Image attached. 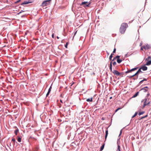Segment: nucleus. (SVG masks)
I'll return each instance as SVG.
<instances>
[{
	"label": "nucleus",
	"mask_w": 151,
	"mask_h": 151,
	"mask_svg": "<svg viewBox=\"0 0 151 151\" xmlns=\"http://www.w3.org/2000/svg\"><path fill=\"white\" fill-rule=\"evenodd\" d=\"M145 113V111H142L141 112H139L138 114L139 116H140L141 115Z\"/></svg>",
	"instance_id": "nucleus-21"
},
{
	"label": "nucleus",
	"mask_w": 151,
	"mask_h": 151,
	"mask_svg": "<svg viewBox=\"0 0 151 151\" xmlns=\"http://www.w3.org/2000/svg\"><path fill=\"white\" fill-rule=\"evenodd\" d=\"M138 76H137V78H136V79L138 78Z\"/></svg>",
	"instance_id": "nucleus-60"
},
{
	"label": "nucleus",
	"mask_w": 151,
	"mask_h": 151,
	"mask_svg": "<svg viewBox=\"0 0 151 151\" xmlns=\"http://www.w3.org/2000/svg\"><path fill=\"white\" fill-rule=\"evenodd\" d=\"M120 56L119 55H117L112 60V61H114L116 58L118 59V58H119Z\"/></svg>",
	"instance_id": "nucleus-17"
},
{
	"label": "nucleus",
	"mask_w": 151,
	"mask_h": 151,
	"mask_svg": "<svg viewBox=\"0 0 151 151\" xmlns=\"http://www.w3.org/2000/svg\"><path fill=\"white\" fill-rule=\"evenodd\" d=\"M147 62L145 64V65H149L151 64V60H149L147 61Z\"/></svg>",
	"instance_id": "nucleus-12"
},
{
	"label": "nucleus",
	"mask_w": 151,
	"mask_h": 151,
	"mask_svg": "<svg viewBox=\"0 0 151 151\" xmlns=\"http://www.w3.org/2000/svg\"><path fill=\"white\" fill-rule=\"evenodd\" d=\"M144 88H145V89H146V88H148V87L147 86H145V87H143Z\"/></svg>",
	"instance_id": "nucleus-53"
},
{
	"label": "nucleus",
	"mask_w": 151,
	"mask_h": 151,
	"mask_svg": "<svg viewBox=\"0 0 151 151\" xmlns=\"http://www.w3.org/2000/svg\"><path fill=\"white\" fill-rule=\"evenodd\" d=\"M138 114V112H136L132 116V118H133L135 117Z\"/></svg>",
	"instance_id": "nucleus-27"
},
{
	"label": "nucleus",
	"mask_w": 151,
	"mask_h": 151,
	"mask_svg": "<svg viewBox=\"0 0 151 151\" xmlns=\"http://www.w3.org/2000/svg\"><path fill=\"white\" fill-rule=\"evenodd\" d=\"M143 48L145 49V50H147V49H149L151 47V46L147 44V45H144L143 46Z\"/></svg>",
	"instance_id": "nucleus-8"
},
{
	"label": "nucleus",
	"mask_w": 151,
	"mask_h": 151,
	"mask_svg": "<svg viewBox=\"0 0 151 151\" xmlns=\"http://www.w3.org/2000/svg\"><path fill=\"white\" fill-rule=\"evenodd\" d=\"M145 101V99L142 100L141 101V102L142 103L143 102H144Z\"/></svg>",
	"instance_id": "nucleus-52"
},
{
	"label": "nucleus",
	"mask_w": 151,
	"mask_h": 151,
	"mask_svg": "<svg viewBox=\"0 0 151 151\" xmlns=\"http://www.w3.org/2000/svg\"><path fill=\"white\" fill-rule=\"evenodd\" d=\"M108 134V128H106V131H105V134Z\"/></svg>",
	"instance_id": "nucleus-33"
},
{
	"label": "nucleus",
	"mask_w": 151,
	"mask_h": 151,
	"mask_svg": "<svg viewBox=\"0 0 151 151\" xmlns=\"http://www.w3.org/2000/svg\"><path fill=\"white\" fill-rule=\"evenodd\" d=\"M112 72L114 75H116V76H119L120 75V72H119L116 70H114Z\"/></svg>",
	"instance_id": "nucleus-3"
},
{
	"label": "nucleus",
	"mask_w": 151,
	"mask_h": 151,
	"mask_svg": "<svg viewBox=\"0 0 151 151\" xmlns=\"http://www.w3.org/2000/svg\"><path fill=\"white\" fill-rule=\"evenodd\" d=\"M143 46L142 47H141V50H143Z\"/></svg>",
	"instance_id": "nucleus-54"
},
{
	"label": "nucleus",
	"mask_w": 151,
	"mask_h": 151,
	"mask_svg": "<svg viewBox=\"0 0 151 151\" xmlns=\"http://www.w3.org/2000/svg\"><path fill=\"white\" fill-rule=\"evenodd\" d=\"M147 101V99L146 98H145V101L144 102L143 105L142 107V109H144L146 106H147V103H146Z\"/></svg>",
	"instance_id": "nucleus-4"
},
{
	"label": "nucleus",
	"mask_w": 151,
	"mask_h": 151,
	"mask_svg": "<svg viewBox=\"0 0 151 151\" xmlns=\"http://www.w3.org/2000/svg\"><path fill=\"white\" fill-rule=\"evenodd\" d=\"M145 65V64L144 65H143L142 66H141L140 68V69H142V70L143 71H146L147 70V67Z\"/></svg>",
	"instance_id": "nucleus-5"
},
{
	"label": "nucleus",
	"mask_w": 151,
	"mask_h": 151,
	"mask_svg": "<svg viewBox=\"0 0 151 151\" xmlns=\"http://www.w3.org/2000/svg\"><path fill=\"white\" fill-rule=\"evenodd\" d=\"M138 68H139V67H135L134 68H133L132 69V71H134V70H137Z\"/></svg>",
	"instance_id": "nucleus-25"
},
{
	"label": "nucleus",
	"mask_w": 151,
	"mask_h": 151,
	"mask_svg": "<svg viewBox=\"0 0 151 151\" xmlns=\"http://www.w3.org/2000/svg\"><path fill=\"white\" fill-rule=\"evenodd\" d=\"M52 84L51 85V86H50V88H49L47 92L50 93L51 91V89H52Z\"/></svg>",
	"instance_id": "nucleus-28"
},
{
	"label": "nucleus",
	"mask_w": 151,
	"mask_h": 151,
	"mask_svg": "<svg viewBox=\"0 0 151 151\" xmlns=\"http://www.w3.org/2000/svg\"><path fill=\"white\" fill-rule=\"evenodd\" d=\"M88 1H84L82 2L80 4L81 6H83L84 7H87L86 5L88 4Z\"/></svg>",
	"instance_id": "nucleus-6"
},
{
	"label": "nucleus",
	"mask_w": 151,
	"mask_h": 151,
	"mask_svg": "<svg viewBox=\"0 0 151 151\" xmlns=\"http://www.w3.org/2000/svg\"><path fill=\"white\" fill-rule=\"evenodd\" d=\"M68 42H67L65 44V47L66 48H67V47H68Z\"/></svg>",
	"instance_id": "nucleus-32"
},
{
	"label": "nucleus",
	"mask_w": 151,
	"mask_h": 151,
	"mask_svg": "<svg viewBox=\"0 0 151 151\" xmlns=\"http://www.w3.org/2000/svg\"><path fill=\"white\" fill-rule=\"evenodd\" d=\"M142 90H143V92H146L147 91V90L146 89H145L144 88H143L142 89H141L139 91H141Z\"/></svg>",
	"instance_id": "nucleus-22"
},
{
	"label": "nucleus",
	"mask_w": 151,
	"mask_h": 151,
	"mask_svg": "<svg viewBox=\"0 0 151 151\" xmlns=\"http://www.w3.org/2000/svg\"><path fill=\"white\" fill-rule=\"evenodd\" d=\"M143 79L140 81L139 84L142 83L144 81H147V78H143Z\"/></svg>",
	"instance_id": "nucleus-14"
},
{
	"label": "nucleus",
	"mask_w": 151,
	"mask_h": 151,
	"mask_svg": "<svg viewBox=\"0 0 151 151\" xmlns=\"http://www.w3.org/2000/svg\"><path fill=\"white\" fill-rule=\"evenodd\" d=\"M134 80H135L136 79V78H134L133 79Z\"/></svg>",
	"instance_id": "nucleus-62"
},
{
	"label": "nucleus",
	"mask_w": 151,
	"mask_h": 151,
	"mask_svg": "<svg viewBox=\"0 0 151 151\" xmlns=\"http://www.w3.org/2000/svg\"><path fill=\"white\" fill-rule=\"evenodd\" d=\"M150 103H151V101H149L147 103V106H150Z\"/></svg>",
	"instance_id": "nucleus-37"
},
{
	"label": "nucleus",
	"mask_w": 151,
	"mask_h": 151,
	"mask_svg": "<svg viewBox=\"0 0 151 151\" xmlns=\"http://www.w3.org/2000/svg\"><path fill=\"white\" fill-rule=\"evenodd\" d=\"M109 69L111 72H112V67H109Z\"/></svg>",
	"instance_id": "nucleus-48"
},
{
	"label": "nucleus",
	"mask_w": 151,
	"mask_h": 151,
	"mask_svg": "<svg viewBox=\"0 0 151 151\" xmlns=\"http://www.w3.org/2000/svg\"><path fill=\"white\" fill-rule=\"evenodd\" d=\"M150 59H151V57L150 56H149L147 58L145 59V60H150Z\"/></svg>",
	"instance_id": "nucleus-24"
},
{
	"label": "nucleus",
	"mask_w": 151,
	"mask_h": 151,
	"mask_svg": "<svg viewBox=\"0 0 151 151\" xmlns=\"http://www.w3.org/2000/svg\"><path fill=\"white\" fill-rule=\"evenodd\" d=\"M127 71H128V73L132 72V69L129 70H128Z\"/></svg>",
	"instance_id": "nucleus-41"
},
{
	"label": "nucleus",
	"mask_w": 151,
	"mask_h": 151,
	"mask_svg": "<svg viewBox=\"0 0 151 151\" xmlns=\"http://www.w3.org/2000/svg\"><path fill=\"white\" fill-rule=\"evenodd\" d=\"M105 144H103L101 147L100 151H102L104 149Z\"/></svg>",
	"instance_id": "nucleus-16"
},
{
	"label": "nucleus",
	"mask_w": 151,
	"mask_h": 151,
	"mask_svg": "<svg viewBox=\"0 0 151 151\" xmlns=\"http://www.w3.org/2000/svg\"><path fill=\"white\" fill-rule=\"evenodd\" d=\"M148 115H146L145 116H143L141 118V119H144V118H145L146 117H147V116Z\"/></svg>",
	"instance_id": "nucleus-34"
},
{
	"label": "nucleus",
	"mask_w": 151,
	"mask_h": 151,
	"mask_svg": "<svg viewBox=\"0 0 151 151\" xmlns=\"http://www.w3.org/2000/svg\"><path fill=\"white\" fill-rule=\"evenodd\" d=\"M122 60L119 59V58H118L117 60V62L118 63H120L122 62Z\"/></svg>",
	"instance_id": "nucleus-19"
},
{
	"label": "nucleus",
	"mask_w": 151,
	"mask_h": 151,
	"mask_svg": "<svg viewBox=\"0 0 151 151\" xmlns=\"http://www.w3.org/2000/svg\"><path fill=\"white\" fill-rule=\"evenodd\" d=\"M101 109V108H98V109H96V110H99V109Z\"/></svg>",
	"instance_id": "nucleus-57"
},
{
	"label": "nucleus",
	"mask_w": 151,
	"mask_h": 151,
	"mask_svg": "<svg viewBox=\"0 0 151 151\" xmlns=\"http://www.w3.org/2000/svg\"><path fill=\"white\" fill-rule=\"evenodd\" d=\"M60 102H61V103H63L62 102V100H60Z\"/></svg>",
	"instance_id": "nucleus-64"
},
{
	"label": "nucleus",
	"mask_w": 151,
	"mask_h": 151,
	"mask_svg": "<svg viewBox=\"0 0 151 151\" xmlns=\"http://www.w3.org/2000/svg\"><path fill=\"white\" fill-rule=\"evenodd\" d=\"M134 76H134V74L132 76H127V77L129 78H132V77H134Z\"/></svg>",
	"instance_id": "nucleus-31"
},
{
	"label": "nucleus",
	"mask_w": 151,
	"mask_h": 151,
	"mask_svg": "<svg viewBox=\"0 0 151 151\" xmlns=\"http://www.w3.org/2000/svg\"><path fill=\"white\" fill-rule=\"evenodd\" d=\"M24 12V11H23V10H21V11H20L19 12V13H17V15H19V14H21V13H22V12Z\"/></svg>",
	"instance_id": "nucleus-36"
},
{
	"label": "nucleus",
	"mask_w": 151,
	"mask_h": 151,
	"mask_svg": "<svg viewBox=\"0 0 151 151\" xmlns=\"http://www.w3.org/2000/svg\"><path fill=\"white\" fill-rule=\"evenodd\" d=\"M86 101L88 102H92L93 101V98L91 97L88 99H86Z\"/></svg>",
	"instance_id": "nucleus-15"
},
{
	"label": "nucleus",
	"mask_w": 151,
	"mask_h": 151,
	"mask_svg": "<svg viewBox=\"0 0 151 151\" xmlns=\"http://www.w3.org/2000/svg\"><path fill=\"white\" fill-rule=\"evenodd\" d=\"M120 146L118 145V148H117V150H118V151H121L120 150Z\"/></svg>",
	"instance_id": "nucleus-30"
},
{
	"label": "nucleus",
	"mask_w": 151,
	"mask_h": 151,
	"mask_svg": "<svg viewBox=\"0 0 151 151\" xmlns=\"http://www.w3.org/2000/svg\"><path fill=\"white\" fill-rule=\"evenodd\" d=\"M112 64L114 65H115L116 64V61H114L113 63H112Z\"/></svg>",
	"instance_id": "nucleus-38"
},
{
	"label": "nucleus",
	"mask_w": 151,
	"mask_h": 151,
	"mask_svg": "<svg viewBox=\"0 0 151 151\" xmlns=\"http://www.w3.org/2000/svg\"><path fill=\"white\" fill-rule=\"evenodd\" d=\"M50 93V92H47V93L46 95V97H47L49 95Z\"/></svg>",
	"instance_id": "nucleus-46"
},
{
	"label": "nucleus",
	"mask_w": 151,
	"mask_h": 151,
	"mask_svg": "<svg viewBox=\"0 0 151 151\" xmlns=\"http://www.w3.org/2000/svg\"><path fill=\"white\" fill-rule=\"evenodd\" d=\"M121 109V108H117V109H116L115 110V112H116L117 111L119 110V109Z\"/></svg>",
	"instance_id": "nucleus-35"
},
{
	"label": "nucleus",
	"mask_w": 151,
	"mask_h": 151,
	"mask_svg": "<svg viewBox=\"0 0 151 151\" xmlns=\"http://www.w3.org/2000/svg\"><path fill=\"white\" fill-rule=\"evenodd\" d=\"M122 130H121L120 131V134H119V136H120L121 135V134L122 133Z\"/></svg>",
	"instance_id": "nucleus-47"
},
{
	"label": "nucleus",
	"mask_w": 151,
	"mask_h": 151,
	"mask_svg": "<svg viewBox=\"0 0 151 151\" xmlns=\"http://www.w3.org/2000/svg\"><path fill=\"white\" fill-rule=\"evenodd\" d=\"M140 83V82H139V83L138 84V85H137V87H138L139 86H140V84H139Z\"/></svg>",
	"instance_id": "nucleus-51"
},
{
	"label": "nucleus",
	"mask_w": 151,
	"mask_h": 151,
	"mask_svg": "<svg viewBox=\"0 0 151 151\" xmlns=\"http://www.w3.org/2000/svg\"><path fill=\"white\" fill-rule=\"evenodd\" d=\"M57 38L58 39H59V37H58V36H57Z\"/></svg>",
	"instance_id": "nucleus-61"
},
{
	"label": "nucleus",
	"mask_w": 151,
	"mask_h": 151,
	"mask_svg": "<svg viewBox=\"0 0 151 151\" xmlns=\"http://www.w3.org/2000/svg\"><path fill=\"white\" fill-rule=\"evenodd\" d=\"M50 93V92H47V93L46 95V97H47L49 95Z\"/></svg>",
	"instance_id": "nucleus-45"
},
{
	"label": "nucleus",
	"mask_w": 151,
	"mask_h": 151,
	"mask_svg": "<svg viewBox=\"0 0 151 151\" xmlns=\"http://www.w3.org/2000/svg\"><path fill=\"white\" fill-rule=\"evenodd\" d=\"M24 16H25L24 15H23L22 16H21V17H24Z\"/></svg>",
	"instance_id": "nucleus-58"
},
{
	"label": "nucleus",
	"mask_w": 151,
	"mask_h": 151,
	"mask_svg": "<svg viewBox=\"0 0 151 151\" xmlns=\"http://www.w3.org/2000/svg\"><path fill=\"white\" fill-rule=\"evenodd\" d=\"M19 132V129H18L17 128V129H15V130L14 131V133L16 135H17V133Z\"/></svg>",
	"instance_id": "nucleus-20"
},
{
	"label": "nucleus",
	"mask_w": 151,
	"mask_h": 151,
	"mask_svg": "<svg viewBox=\"0 0 151 151\" xmlns=\"http://www.w3.org/2000/svg\"><path fill=\"white\" fill-rule=\"evenodd\" d=\"M128 27L127 24L126 23H122L119 29V32L121 34H124L126 29Z\"/></svg>",
	"instance_id": "nucleus-1"
},
{
	"label": "nucleus",
	"mask_w": 151,
	"mask_h": 151,
	"mask_svg": "<svg viewBox=\"0 0 151 151\" xmlns=\"http://www.w3.org/2000/svg\"><path fill=\"white\" fill-rule=\"evenodd\" d=\"M109 67H112V61L110 62Z\"/></svg>",
	"instance_id": "nucleus-40"
},
{
	"label": "nucleus",
	"mask_w": 151,
	"mask_h": 151,
	"mask_svg": "<svg viewBox=\"0 0 151 151\" xmlns=\"http://www.w3.org/2000/svg\"><path fill=\"white\" fill-rule=\"evenodd\" d=\"M105 119V118L104 117H102L101 118L102 120H104Z\"/></svg>",
	"instance_id": "nucleus-55"
},
{
	"label": "nucleus",
	"mask_w": 151,
	"mask_h": 151,
	"mask_svg": "<svg viewBox=\"0 0 151 151\" xmlns=\"http://www.w3.org/2000/svg\"><path fill=\"white\" fill-rule=\"evenodd\" d=\"M120 76H121V75H122L124 74V72H121V73H120ZM121 77H122V76H121Z\"/></svg>",
	"instance_id": "nucleus-43"
},
{
	"label": "nucleus",
	"mask_w": 151,
	"mask_h": 151,
	"mask_svg": "<svg viewBox=\"0 0 151 151\" xmlns=\"http://www.w3.org/2000/svg\"><path fill=\"white\" fill-rule=\"evenodd\" d=\"M141 110V109H139V111H140V110Z\"/></svg>",
	"instance_id": "nucleus-63"
},
{
	"label": "nucleus",
	"mask_w": 151,
	"mask_h": 151,
	"mask_svg": "<svg viewBox=\"0 0 151 151\" xmlns=\"http://www.w3.org/2000/svg\"><path fill=\"white\" fill-rule=\"evenodd\" d=\"M124 73H128V71H126Z\"/></svg>",
	"instance_id": "nucleus-56"
},
{
	"label": "nucleus",
	"mask_w": 151,
	"mask_h": 151,
	"mask_svg": "<svg viewBox=\"0 0 151 151\" xmlns=\"http://www.w3.org/2000/svg\"><path fill=\"white\" fill-rule=\"evenodd\" d=\"M21 1V0H18L17 1H16V2H15V3H17L19 2L20 1Z\"/></svg>",
	"instance_id": "nucleus-42"
},
{
	"label": "nucleus",
	"mask_w": 151,
	"mask_h": 151,
	"mask_svg": "<svg viewBox=\"0 0 151 151\" xmlns=\"http://www.w3.org/2000/svg\"><path fill=\"white\" fill-rule=\"evenodd\" d=\"M130 52H128L125 55V58H127L130 55H131L132 54V53L130 54Z\"/></svg>",
	"instance_id": "nucleus-13"
},
{
	"label": "nucleus",
	"mask_w": 151,
	"mask_h": 151,
	"mask_svg": "<svg viewBox=\"0 0 151 151\" xmlns=\"http://www.w3.org/2000/svg\"><path fill=\"white\" fill-rule=\"evenodd\" d=\"M91 0L89 2H88V4L87 5H86V6H87V7H88L90 6V5L91 4Z\"/></svg>",
	"instance_id": "nucleus-23"
},
{
	"label": "nucleus",
	"mask_w": 151,
	"mask_h": 151,
	"mask_svg": "<svg viewBox=\"0 0 151 151\" xmlns=\"http://www.w3.org/2000/svg\"><path fill=\"white\" fill-rule=\"evenodd\" d=\"M149 95H150V93H149V92H148V93L147 95V96H146V97H148Z\"/></svg>",
	"instance_id": "nucleus-50"
},
{
	"label": "nucleus",
	"mask_w": 151,
	"mask_h": 151,
	"mask_svg": "<svg viewBox=\"0 0 151 151\" xmlns=\"http://www.w3.org/2000/svg\"><path fill=\"white\" fill-rule=\"evenodd\" d=\"M4 43H8L7 40L6 38H4Z\"/></svg>",
	"instance_id": "nucleus-29"
},
{
	"label": "nucleus",
	"mask_w": 151,
	"mask_h": 151,
	"mask_svg": "<svg viewBox=\"0 0 151 151\" xmlns=\"http://www.w3.org/2000/svg\"><path fill=\"white\" fill-rule=\"evenodd\" d=\"M112 98V96H111L110 97L109 99H111Z\"/></svg>",
	"instance_id": "nucleus-59"
},
{
	"label": "nucleus",
	"mask_w": 151,
	"mask_h": 151,
	"mask_svg": "<svg viewBox=\"0 0 151 151\" xmlns=\"http://www.w3.org/2000/svg\"><path fill=\"white\" fill-rule=\"evenodd\" d=\"M21 137H18V138H17V141L18 142H20L21 141Z\"/></svg>",
	"instance_id": "nucleus-26"
},
{
	"label": "nucleus",
	"mask_w": 151,
	"mask_h": 151,
	"mask_svg": "<svg viewBox=\"0 0 151 151\" xmlns=\"http://www.w3.org/2000/svg\"><path fill=\"white\" fill-rule=\"evenodd\" d=\"M50 3L49 0H45L43 1L42 4V6L43 7H44L48 5Z\"/></svg>",
	"instance_id": "nucleus-2"
},
{
	"label": "nucleus",
	"mask_w": 151,
	"mask_h": 151,
	"mask_svg": "<svg viewBox=\"0 0 151 151\" xmlns=\"http://www.w3.org/2000/svg\"><path fill=\"white\" fill-rule=\"evenodd\" d=\"M54 34L53 33V34H52V38H54Z\"/></svg>",
	"instance_id": "nucleus-49"
},
{
	"label": "nucleus",
	"mask_w": 151,
	"mask_h": 151,
	"mask_svg": "<svg viewBox=\"0 0 151 151\" xmlns=\"http://www.w3.org/2000/svg\"><path fill=\"white\" fill-rule=\"evenodd\" d=\"M113 55H114V54H113V53H111V54L110 55V56L109 57V59L110 60L112 61V58L113 57Z\"/></svg>",
	"instance_id": "nucleus-18"
},
{
	"label": "nucleus",
	"mask_w": 151,
	"mask_h": 151,
	"mask_svg": "<svg viewBox=\"0 0 151 151\" xmlns=\"http://www.w3.org/2000/svg\"><path fill=\"white\" fill-rule=\"evenodd\" d=\"M141 73H143V72L142 71L141 69L139 68L137 71L134 74V76H138L139 74Z\"/></svg>",
	"instance_id": "nucleus-7"
},
{
	"label": "nucleus",
	"mask_w": 151,
	"mask_h": 151,
	"mask_svg": "<svg viewBox=\"0 0 151 151\" xmlns=\"http://www.w3.org/2000/svg\"><path fill=\"white\" fill-rule=\"evenodd\" d=\"M139 93V91L137 92L134 95H133V96L132 97V98H134L136 97L138 95Z\"/></svg>",
	"instance_id": "nucleus-11"
},
{
	"label": "nucleus",
	"mask_w": 151,
	"mask_h": 151,
	"mask_svg": "<svg viewBox=\"0 0 151 151\" xmlns=\"http://www.w3.org/2000/svg\"><path fill=\"white\" fill-rule=\"evenodd\" d=\"M116 49L114 48V50H113V53H115L116 52Z\"/></svg>",
	"instance_id": "nucleus-39"
},
{
	"label": "nucleus",
	"mask_w": 151,
	"mask_h": 151,
	"mask_svg": "<svg viewBox=\"0 0 151 151\" xmlns=\"http://www.w3.org/2000/svg\"><path fill=\"white\" fill-rule=\"evenodd\" d=\"M12 141L13 142L14 146L16 145V143H17V142L16 141L15 139L14 138H12Z\"/></svg>",
	"instance_id": "nucleus-10"
},
{
	"label": "nucleus",
	"mask_w": 151,
	"mask_h": 151,
	"mask_svg": "<svg viewBox=\"0 0 151 151\" xmlns=\"http://www.w3.org/2000/svg\"><path fill=\"white\" fill-rule=\"evenodd\" d=\"M31 2L30 1H25L23 2L21 4V5H26L27 4H28L31 3Z\"/></svg>",
	"instance_id": "nucleus-9"
},
{
	"label": "nucleus",
	"mask_w": 151,
	"mask_h": 151,
	"mask_svg": "<svg viewBox=\"0 0 151 151\" xmlns=\"http://www.w3.org/2000/svg\"><path fill=\"white\" fill-rule=\"evenodd\" d=\"M108 135L107 134H105V140H106V138L107 137V136H108Z\"/></svg>",
	"instance_id": "nucleus-44"
}]
</instances>
